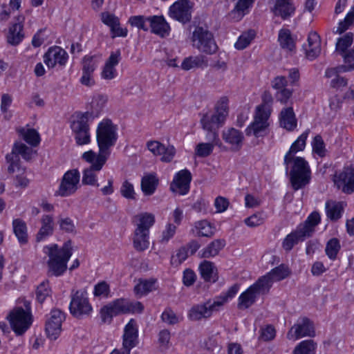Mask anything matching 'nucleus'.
<instances>
[{
    "instance_id": "f257e3e1",
    "label": "nucleus",
    "mask_w": 354,
    "mask_h": 354,
    "mask_svg": "<svg viewBox=\"0 0 354 354\" xmlns=\"http://www.w3.org/2000/svg\"><path fill=\"white\" fill-rule=\"evenodd\" d=\"M44 250L49 258L47 261L48 275L59 277L64 274L72 255L71 241L65 242L61 248L57 244H53L46 246Z\"/></svg>"
},
{
    "instance_id": "f03ea898",
    "label": "nucleus",
    "mask_w": 354,
    "mask_h": 354,
    "mask_svg": "<svg viewBox=\"0 0 354 354\" xmlns=\"http://www.w3.org/2000/svg\"><path fill=\"white\" fill-rule=\"evenodd\" d=\"M283 163L295 190L301 189L309 183L311 171L308 162L304 158L284 156Z\"/></svg>"
},
{
    "instance_id": "7ed1b4c3",
    "label": "nucleus",
    "mask_w": 354,
    "mask_h": 354,
    "mask_svg": "<svg viewBox=\"0 0 354 354\" xmlns=\"http://www.w3.org/2000/svg\"><path fill=\"white\" fill-rule=\"evenodd\" d=\"M320 215L317 212H312L304 223L300 224L297 230L287 235L283 241V248L287 251L292 250L299 241H303L312 236L315 227L320 223Z\"/></svg>"
},
{
    "instance_id": "20e7f679",
    "label": "nucleus",
    "mask_w": 354,
    "mask_h": 354,
    "mask_svg": "<svg viewBox=\"0 0 354 354\" xmlns=\"http://www.w3.org/2000/svg\"><path fill=\"white\" fill-rule=\"evenodd\" d=\"M96 137L99 152L97 156H102L109 158L111 151L110 148L113 147L118 139L117 127L114 125L109 119H104L99 123Z\"/></svg>"
},
{
    "instance_id": "39448f33",
    "label": "nucleus",
    "mask_w": 354,
    "mask_h": 354,
    "mask_svg": "<svg viewBox=\"0 0 354 354\" xmlns=\"http://www.w3.org/2000/svg\"><path fill=\"white\" fill-rule=\"evenodd\" d=\"M24 307L16 306L7 315L10 327L17 336L24 335L33 322L30 303L25 301Z\"/></svg>"
},
{
    "instance_id": "423d86ee",
    "label": "nucleus",
    "mask_w": 354,
    "mask_h": 354,
    "mask_svg": "<svg viewBox=\"0 0 354 354\" xmlns=\"http://www.w3.org/2000/svg\"><path fill=\"white\" fill-rule=\"evenodd\" d=\"M82 158L90 164V166L83 171L82 184L98 187L100 185L97 183V173L102 169L108 159L104 156H97L93 150L84 152L82 155Z\"/></svg>"
},
{
    "instance_id": "0eeeda50",
    "label": "nucleus",
    "mask_w": 354,
    "mask_h": 354,
    "mask_svg": "<svg viewBox=\"0 0 354 354\" xmlns=\"http://www.w3.org/2000/svg\"><path fill=\"white\" fill-rule=\"evenodd\" d=\"M270 288L268 277H260L254 284L240 295L238 299L237 308L240 310L249 308L256 302L259 295L266 294Z\"/></svg>"
},
{
    "instance_id": "6e6552de",
    "label": "nucleus",
    "mask_w": 354,
    "mask_h": 354,
    "mask_svg": "<svg viewBox=\"0 0 354 354\" xmlns=\"http://www.w3.org/2000/svg\"><path fill=\"white\" fill-rule=\"evenodd\" d=\"M192 41L195 48L207 55L216 53L218 48L212 32L207 26H196L192 32Z\"/></svg>"
},
{
    "instance_id": "1a4fd4ad",
    "label": "nucleus",
    "mask_w": 354,
    "mask_h": 354,
    "mask_svg": "<svg viewBox=\"0 0 354 354\" xmlns=\"http://www.w3.org/2000/svg\"><path fill=\"white\" fill-rule=\"evenodd\" d=\"M228 98L222 97L215 106V112L206 113L201 119V124L205 130L218 129L221 127L228 115Z\"/></svg>"
},
{
    "instance_id": "9d476101",
    "label": "nucleus",
    "mask_w": 354,
    "mask_h": 354,
    "mask_svg": "<svg viewBox=\"0 0 354 354\" xmlns=\"http://www.w3.org/2000/svg\"><path fill=\"white\" fill-rule=\"evenodd\" d=\"M264 106H257L254 115L253 122L246 128L248 136L256 138L266 136L268 133L270 113Z\"/></svg>"
},
{
    "instance_id": "9b49d317",
    "label": "nucleus",
    "mask_w": 354,
    "mask_h": 354,
    "mask_svg": "<svg viewBox=\"0 0 354 354\" xmlns=\"http://www.w3.org/2000/svg\"><path fill=\"white\" fill-rule=\"evenodd\" d=\"M71 297L69 310L73 317L81 319L84 316H88L91 313L93 308L86 290L73 291Z\"/></svg>"
},
{
    "instance_id": "f8f14e48",
    "label": "nucleus",
    "mask_w": 354,
    "mask_h": 354,
    "mask_svg": "<svg viewBox=\"0 0 354 354\" xmlns=\"http://www.w3.org/2000/svg\"><path fill=\"white\" fill-rule=\"evenodd\" d=\"M32 154L33 150L32 148L21 142L15 143L12 152L8 153L6 156V161L9 164L8 173L13 174L16 171H21L19 155L24 160L28 161L32 158Z\"/></svg>"
},
{
    "instance_id": "ddd939ff",
    "label": "nucleus",
    "mask_w": 354,
    "mask_h": 354,
    "mask_svg": "<svg viewBox=\"0 0 354 354\" xmlns=\"http://www.w3.org/2000/svg\"><path fill=\"white\" fill-rule=\"evenodd\" d=\"M80 174L77 169L67 171L61 179L55 196L68 197L74 194L79 188Z\"/></svg>"
},
{
    "instance_id": "4468645a",
    "label": "nucleus",
    "mask_w": 354,
    "mask_h": 354,
    "mask_svg": "<svg viewBox=\"0 0 354 354\" xmlns=\"http://www.w3.org/2000/svg\"><path fill=\"white\" fill-rule=\"evenodd\" d=\"M65 319V314L59 309H53L47 316L45 330L47 337L55 340L59 336L62 331V324Z\"/></svg>"
},
{
    "instance_id": "2eb2a0df",
    "label": "nucleus",
    "mask_w": 354,
    "mask_h": 354,
    "mask_svg": "<svg viewBox=\"0 0 354 354\" xmlns=\"http://www.w3.org/2000/svg\"><path fill=\"white\" fill-rule=\"evenodd\" d=\"M315 331L313 322L307 317H302L291 327L287 333L288 339H298L303 337H314Z\"/></svg>"
},
{
    "instance_id": "dca6fc26",
    "label": "nucleus",
    "mask_w": 354,
    "mask_h": 354,
    "mask_svg": "<svg viewBox=\"0 0 354 354\" xmlns=\"http://www.w3.org/2000/svg\"><path fill=\"white\" fill-rule=\"evenodd\" d=\"M99 100L102 102V106L99 109H97L96 111L93 110L91 112L86 111L84 113L76 112L75 113L73 120L71 124V128L73 131L89 130L88 122L98 116L104 102L102 97H100Z\"/></svg>"
},
{
    "instance_id": "f3484780",
    "label": "nucleus",
    "mask_w": 354,
    "mask_h": 354,
    "mask_svg": "<svg viewBox=\"0 0 354 354\" xmlns=\"http://www.w3.org/2000/svg\"><path fill=\"white\" fill-rule=\"evenodd\" d=\"M191 8L189 0H180L170 7L169 15L173 19L185 24L192 18Z\"/></svg>"
},
{
    "instance_id": "a211bd4d",
    "label": "nucleus",
    "mask_w": 354,
    "mask_h": 354,
    "mask_svg": "<svg viewBox=\"0 0 354 354\" xmlns=\"http://www.w3.org/2000/svg\"><path fill=\"white\" fill-rule=\"evenodd\" d=\"M335 183L339 189L347 194L354 192V167H344L342 171L335 176Z\"/></svg>"
},
{
    "instance_id": "6ab92c4d",
    "label": "nucleus",
    "mask_w": 354,
    "mask_h": 354,
    "mask_svg": "<svg viewBox=\"0 0 354 354\" xmlns=\"http://www.w3.org/2000/svg\"><path fill=\"white\" fill-rule=\"evenodd\" d=\"M215 301H208L202 304L193 306L188 312V318L192 321H198L211 317L212 312L218 310Z\"/></svg>"
},
{
    "instance_id": "aec40b11",
    "label": "nucleus",
    "mask_w": 354,
    "mask_h": 354,
    "mask_svg": "<svg viewBox=\"0 0 354 354\" xmlns=\"http://www.w3.org/2000/svg\"><path fill=\"white\" fill-rule=\"evenodd\" d=\"M192 174L187 169L178 171L171 184L170 189L174 192H178L180 195L186 194L190 188Z\"/></svg>"
},
{
    "instance_id": "412c9836",
    "label": "nucleus",
    "mask_w": 354,
    "mask_h": 354,
    "mask_svg": "<svg viewBox=\"0 0 354 354\" xmlns=\"http://www.w3.org/2000/svg\"><path fill=\"white\" fill-rule=\"evenodd\" d=\"M67 59V53L59 46L50 48L44 56V63L48 68H53L57 64L64 65Z\"/></svg>"
},
{
    "instance_id": "4be33fe9",
    "label": "nucleus",
    "mask_w": 354,
    "mask_h": 354,
    "mask_svg": "<svg viewBox=\"0 0 354 354\" xmlns=\"http://www.w3.org/2000/svg\"><path fill=\"white\" fill-rule=\"evenodd\" d=\"M149 26L151 32L166 37L169 35L170 26L162 15L149 16Z\"/></svg>"
},
{
    "instance_id": "5701e85b",
    "label": "nucleus",
    "mask_w": 354,
    "mask_h": 354,
    "mask_svg": "<svg viewBox=\"0 0 354 354\" xmlns=\"http://www.w3.org/2000/svg\"><path fill=\"white\" fill-rule=\"evenodd\" d=\"M138 328L136 322L131 319L124 328L123 335V349L129 352L138 344Z\"/></svg>"
},
{
    "instance_id": "b1692460",
    "label": "nucleus",
    "mask_w": 354,
    "mask_h": 354,
    "mask_svg": "<svg viewBox=\"0 0 354 354\" xmlns=\"http://www.w3.org/2000/svg\"><path fill=\"white\" fill-rule=\"evenodd\" d=\"M222 138L230 145L232 151H238L242 147L244 136L241 131L232 127L223 131Z\"/></svg>"
},
{
    "instance_id": "393cba45",
    "label": "nucleus",
    "mask_w": 354,
    "mask_h": 354,
    "mask_svg": "<svg viewBox=\"0 0 354 354\" xmlns=\"http://www.w3.org/2000/svg\"><path fill=\"white\" fill-rule=\"evenodd\" d=\"M295 6L292 0H274L272 12L275 16L286 20L290 18L295 12Z\"/></svg>"
},
{
    "instance_id": "a878e982",
    "label": "nucleus",
    "mask_w": 354,
    "mask_h": 354,
    "mask_svg": "<svg viewBox=\"0 0 354 354\" xmlns=\"http://www.w3.org/2000/svg\"><path fill=\"white\" fill-rule=\"evenodd\" d=\"M120 60V50L118 49L115 51L111 52L101 73L102 77L107 80L113 79L117 75V71L115 66L119 64Z\"/></svg>"
},
{
    "instance_id": "bb28decb",
    "label": "nucleus",
    "mask_w": 354,
    "mask_h": 354,
    "mask_svg": "<svg viewBox=\"0 0 354 354\" xmlns=\"http://www.w3.org/2000/svg\"><path fill=\"white\" fill-rule=\"evenodd\" d=\"M306 57L315 59L321 53V40L316 32H310L308 37V45L305 47Z\"/></svg>"
},
{
    "instance_id": "cd10ccee",
    "label": "nucleus",
    "mask_w": 354,
    "mask_h": 354,
    "mask_svg": "<svg viewBox=\"0 0 354 354\" xmlns=\"http://www.w3.org/2000/svg\"><path fill=\"white\" fill-rule=\"evenodd\" d=\"M133 222L136 227L135 230L149 233V230L155 223V216L151 213H140L133 218Z\"/></svg>"
},
{
    "instance_id": "c85d7f7f",
    "label": "nucleus",
    "mask_w": 354,
    "mask_h": 354,
    "mask_svg": "<svg viewBox=\"0 0 354 354\" xmlns=\"http://www.w3.org/2000/svg\"><path fill=\"white\" fill-rule=\"evenodd\" d=\"M122 301L118 299L109 305L103 306L100 310V315L103 322L111 321L113 316L122 313Z\"/></svg>"
},
{
    "instance_id": "c756f323",
    "label": "nucleus",
    "mask_w": 354,
    "mask_h": 354,
    "mask_svg": "<svg viewBox=\"0 0 354 354\" xmlns=\"http://www.w3.org/2000/svg\"><path fill=\"white\" fill-rule=\"evenodd\" d=\"M23 20V17H18L17 19V22L13 24L9 29L7 40L9 44L13 46L18 45L24 38V34L21 32L23 28L21 23Z\"/></svg>"
},
{
    "instance_id": "7c9ffc66",
    "label": "nucleus",
    "mask_w": 354,
    "mask_h": 354,
    "mask_svg": "<svg viewBox=\"0 0 354 354\" xmlns=\"http://www.w3.org/2000/svg\"><path fill=\"white\" fill-rule=\"evenodd\" d=\"M199 270L202 278L208 282H216L218 279L217 269L214 264L209 261H203L199 266Z\"/></svg>"
},
{
    "instance_id": "2f4dec72",
    "label": "nucleus",
    "mask_w": 354,
    "mask_h": 354,
    "mask_svg": "<svg viewBox=\"0 0 354 354\" xmlns=\"http://www.w3.org/2000/svg\"><path fill=\"white\" fill-rule=\"evenodd\" d=\"M41 226L37 234L36 241L40 242L50 236L54 230L53 217L50 215H44L41 218Z\"/></svg>"
},
{
    "instance_id": "473e14b6",
    "label": "nucleus",
    "mask_w": 354,
    "mask_h": 354,
    "mask_svg": "<svg viewBox=\"0 0 354 354\" xmlns=\"http://www.w3.org/2000/svg\"><path fill=\"white\" fill-rule=\"evenodd\" d=\"M254 0H239L234 8L229 13L230 19L238 21L248 12Z\"/></svg>"
},
{
    "instance_id": "72a5a7b5",
    "label": "nucleus",
    "mask_w": 354,
    "mask_h": 354,
    "mask_svg": "<svg viewBox=\"0 0 354 354\" xmlns=\"http://www.w3.org/2000/svg\"><path fill=\"white\" fill-rule=\"evenodd\" d=\"M225 245L224 239H215L200 252V256L205 259L214 257L218 254Z\"/></svg>"
},
{
    "instance_id": "f704fd0d",
    "label": "nucleus",
    "mask_w": 354,
    "mask_h": 354,
    "mask_svg": "<svg viewBox=\"0 0 354 354\" xmlns=\"http://www.w3.org/2000/svg\"><path fill=\"white\" fill-rule=\"evenodd\" d=\"M12 227L15 235L20 244H26L28 241L27 225L25 221L21 218L12 221Z\"/></svg>"
},
{
    "instance_id": "c9c22d12",
    "label": "nucleus",
    "mask_w": 354,
    "mask_h": 354,
    "mask_svg": "<svg viewBox=\"0 0 354 354\" xmlns=\"http://www.w3.org/2000/svg\"><path fill=\"white\" fill-rule=\"evenodd\" d=\"M159 180L153 174H149L144 176L141 180V189L145 196L152 195L158 185Z\"/></svg>"
},
{
    "instance_id": "e433bc0d",
    "label": "nucleus",
    "mask_w": 354,
    "mask_h": 354,
    "mask_svg": "<svg viewBox=\"0 0 354 354\" xmlns=\"http://www.w3.org/2000/svg\"><path fill=\"white\" fill-rule=\"evenodd\" d=\"M281 126L288 131H292L297 126V120L292 107L281 111L280 117Z\"/></svg>"
},
{
    "instance_id": "4c0bfd02",
    "label": "nucleus",
    "mask_w": 354,
    "mask_h": 354,
    "mask_svg": "<svg viewBox=\"0 0 354 354\" xmlns=\"http://www.w3.org/2000/svg\"><path fill=\"white\" fill-rule=\"evenodd\" d=\"M133 244L137 251H145L149 246V233L134 230Z\"/></svg>"
},
{
    "instance_id": "58836bf2",
    "label": "nucleus",
    "mask_w": 354,
    "mask_h": 354,
    "mask_svg": "<svg viewBox=\"0 0 354 354\" xmlns=\"http://www.w3.org/2000/svg\"><path fill=\"white\" fill-rule=\"evenodd\" d=\"M343 210L344 207L339 202L328 201L326 203L327 217L333 221H336L341 218Z\"/></svg>"
},
{
    "instance_id": "ea45409f",
    "label": "nucleus",
    "mask_w": 354,
    "mask_h": 354,
    "mask_svg": "<svg viewBox=\"0 0 354 354\" xmlns=\"http://www.w3.org/2000/svg\"><path fill=\"white\" fill-rule=\"evenodd\" d=\"M17 131L23 139L32 147H37L41 141L40 136L35 129L21 127Z\"/></svg>"
},
{
    "instance_id": "a19ab883",
    "label": "nucleus",
    "mask_w": 354,
    "mask_h": 354,
    "mask_svg": "<svg viewBox=\"0 0 354 354\" xmlns=\"http://www.w3.org/2000/svg\"><path fill=\"white\" fill-rule=\"evenodd\" d=\"M309 132L310 130L307 129L300 136H299L298 138L292 144L289 151L286 153L285 156L297 157L295 154L305 149Z\"/></svg>"
},
{
    "instance_id": "79ce46f5",
    "label": "nucleus",
    "mask_w": 354,
    "mask_h": 354,
    "mask_svg": "<svg viewBox=\"0 0 354 354\" xmlns=\"http://www.w3.org/2000/svg\"><path fill=\"white\" fill-rule=\"evenodd\" d=\"M278 41L281 47L288 51L295 49V43L288 29H281L279 32Z\"/></svg>"
},
{
    "instance_id": "37998d69",
    "label": "nucleus",
    "mask_w": 354,
    "mask_h": 354,
    "mask_svg": "<svg viewBox=\"0 0 354 354\" xmlns=\"http://www.w3.org/2000/svg\"><path fill=\"white\" fill-rule=\"evenodd\" d=\"M290 274V271L288 268L284 264H281L280 266L272 269L269 273L264 275L263 277H268V281H270V287L272 286V281H280L286 277H287Z\"/></svg>"
},
{
    "instance_id": "c03bdc74",
    "label": "nucleus",
    "mask_w": 354,
    "mask_h": 354,
    "mask_svg": "<svg viewBox=\"0 0 354 354\" xmlns=\"http://www.w3.org/2000/svg\"><path fill=\"white\" fill-rule=\"evenodd\" d=\"M316 346L312 339L304 340L295 348L293 354H315Z\"/></svg>"
},
{
    "instance_id": "a18cd8bd",
    "label": "nucleus",
    "mask_w": 354,
    "mask_h": 354,
    "mask_svg": "<svg viewBox=\"0 0 354 354\" xmlns=\"http://www.w3.org/2000/svg\"><path fill=\"white\" fill-rule=\"evenodd\" d=\"M195 229L198 236L210 237L214 234L213 227L207 220H202L195 223Z\"/></svg>"
},
{
    "instance_id": "49530a36",
    "label": "nucleus",
    "mask_w": 354,
    "mask_h": 354,
    "mask_svg": "<svg viewBox=\"0 0 354 354\" xmlns=\"http://www.w3.org/2000/svg\"><path fill=\"white\" fill-rule=\"evenodd\" d=\"M353 41V34L352 32H347L343 37L339 38L336 43V51L340 55H343L345 52L348 51L347 49L351 46Z\"/></svg>"
},
{
    "instance_id": "de8ad7c7",
    "label": "nucleus",
    "mask_w": 354,
    "mask_h": 354,
    "mask_svg": "<svg viewBox=\"0 0 354 354\" xmlns=\"http://www.w3.org/2000/svg\"><path fill=\"white\" fill-rule=\"evenodd\" d=\"M129 24L133 27H136L139 30L145 32L149 30V17L144 15L131 16L128 20Z\"/></svg>"
},
{
    "instance_id": "09e8293b",
    "label": "nucleus",
    "mask_w": 354,
    "mask_h": 354,
    "mask_svg": "<svg viewBox=\"0 0 354 354\" xmlns=\"http://www.w3.org/2000/svg\"><path fill=\"white\" fill-rule=\"evenodd\" d=\"M354 25V5L347 13L344 20L339 21L335 33L342 34Z\"/></svg>"
},
{
    "instance_id": "8fccbe9b",
    "label": "nucleus",
    "mask_w": 354,
    "mask_h": 354,
    "mask_svg": "<svg viewBox=\"0 0 354 354\" xmlns=\"http://www.w3.org/2000/svg\"><path fill=\"white\" fill-rule=\"evenodd\" d=\"M313 151L320 158H324L326 156L327 150L322 137L320 135H317L312 141Z\"/></svg>"
},
{
    "instance_id": "3c124183",
    "label": "nucleus",
    "mask_w": 354,
    "mask_h": 354,
    "mask_svg": "<svg viewBox=\"0 0 354 354\" xmlns=\"http://www.w3.org/2000/svg\"><path fill=\"white\" fill-rule=\"evenodd\" d=\"M155 281L143 280L140 281L135 287L134 292L136 295L142 296L147 295L153 290Z\"/></svg>"
},
{
    "instance_id": "603ef678",
    "label": "nucleus",
    "mask_w": 354,
    "mask_h": 354,
    "mask_svg": "<svg viewBox=\"0 0 354 354\" xmlns=\"http://www.w3.org/2000/svg\"><path fill=\"white\" fill-rule=\"evenodd\" d=\"M255 37V32L252 30L243 33L235 43L234 46L238 50L245 48Z\"/></svg>"
},
{
    "instance_id": "864d4df0",
    "label": "nucleus",
    "mask_w": 354,
    "mask_h": 354,
    "mask_svg": "<svg viewBox=\"0 0 354 354\" xmlns=\"http://www.w3.org/2000/svg\"><path fill=\"white\" fill-rule=\"evenodd\" d=\"M339 250L340 244L339 240L336 238H333L328 241L325 251L330 259L335 260Z\"/></svg>"
},
{
    "instance_id": "5fc2aeb1",
    "label": "nucleus",
    "mask_w": 354,
    "mask_h": 354,
    "mask_svg": "<svg viewBox=\"0 0 354 354\" xmlns=\"http://www.w3.org/2000/svg\"><path fill=\"white\" fill-rule=\"evenodd\" d=\"M50 294L51 289L48 281H44L37 286L36 297L40 304H42L47 297H50Z\"/></svg>"
},
{
    "instance_id": "6e6d98bb",
    "label": "nucleus",
    "mask_w": 354,
    "mask_h": 354,
    "mask_svg": "<svg viewBox=\"0 0 354 354\" xmlns=\"http://www.w3.org/2000/svg\"><path fill=\"white\" fill-rule=\"evenodd\" d=\"M239 285L237 283L231 286L225 293L221 295L216 300H214L216 305L219 308L223 306L228 299L234 297L238 292Z\"/></svg>"
},
{
    "instance_id": "4d7b16f0",
    "label": "nucleus",
    "mask_w": 354,
    "mask_h": 354,
    "mask_svg": "<svg viewBox=\"0 0 354 354\" xmlns=\"http://www.w3.org/2000/svg\"><path fill=\"white\" fill-rule=\"evenodd\" d=\"M120 299L122 301V306H124L122 313H141L144 309L143 305L140 301L131 302L124 299Z\"/></svg>"
},
{
    "instance_id": "13d9d810",
    "label": "nucleus",
    "mask_w": 354,
    "mask_h": 354,
    "mask_svg": "<svg viewBox=\"0 0 354 354\" xmlns=\"http://www.w3.org/2000/svg\"><path fill=\"white\" fill-rule=\"evenodd\" d=\"M344 58L345 65L339 67L342 72L354 70V49L352 48L341 55Z\"/></svg>"
},
{
    "instance_id": "bf43d9fd",
    "label": "nucleus",
    "mask_w": 354,
    "mask_h": 354,
    "mask_svg": "<svg viewBox=\"0 0 354 354\" xmlns=\"http://www.w3.org/2000/svg\"><path fill=\"white\" fill-rule=\"evenodd\" d=\"M97 61L93 56H85L82 61V73L93 74L97 68Z\"/></svg>"
},
{
    "instance_id": "052dcab7",
    "label": "nucleus",
    "mask_w": 354,
    "mask_h": 354,
    "mask_svg": "<svg viewBox=\"0 0 354 354\" xmlns=\"http://www.w3.org/2000/svg\"><path fill=\"white\" fill-rule=\"evenodd\" d=\"M214 144L201 142L196 145L195 153L199 157H207L209 156L214 149Z\"/></svg>"
},
{
    "instance_id": "680f3d73",
    "label": "nucleus",
    "mask_w": 354,
    "mask_h": 354,
    "mask_svg": "<svg viewBox=\"0 0 354 354\" xmlns=\"http://www.w3.org/2000/svg\"><path fill=\"white\" fill-rule=\"evenodd\" d=\"M121 195L127 199H136V192L133 184L128 180H124L120 187Z\"/></svg>"
},
{
    "instance_id": "e2e57ef3",
    "label": "nucleus",
    "mask_w": 354,
    "mask_h": 354,
    "mask_svg": "<svg viewBox=\"0 0 354 354\" xmlns=\"http://www.w3.org/2000/svg\"><path fill=\"white\" fill-rule=\"evenodd\" d=\"M189 253L186 247L180 248L176 255L171 257V263L172 265L178 266L180 265L188 257Z\"/></svg>"
},
{
    "instance_id": "0e129e2a",
    "label": "nucleus",
    "mask_w": 354,
    "mask_h": 354,
    "mask_svg": "<svg viewBox=\"0 0 354 354\" xmlns=\"http://www.w3.org/2000/svg\"><path fill=\"white\" fill-rule=\"evenodd\" d=\"M73 132L75 134V139L78 145H84L90 142L89 130L73 131Z\"/></svg>"
},
{
    "instance_id": "69168bd1",
    "label": "nucleus",
    "mask_w": 354,
    "mask_h": 354,
    "mask_svg": "<svg viewBox=\"0 0 354 354\" xmlns=\"http://www.w3.org/2000/svg\"><path fill=\"white\" fill-rule=\"evenodd\" d=\"M60 229L66 233H73L75 231L73 221L68 217L60 218L58 221Z\"/></svg>"
},
{
    "instance_id": "338daca9",
    "label": "nucleus",
    "mask_w": 354,
    "mask_h": 354,
    "mask_svg": "<svg viewBox=\"0 0 354 354\" xmlns=\"http://www.w3.org/2000/svg\"><path fill=\"white\" fill-rule=\"evenodd\" d=\"M102 21L109 26L111 29L112 27L120 25L119 18L113 14L109 12H102L101 14Z\"/></svg>"
},
{
    "instance_id": "774afa93",
    "label": "nucleus",
    "mask_w": 354,
    "mask_h": 354,
    "mask_svg": "<svg viewBox=\"0 0 354 354\" xmlns=\"http://www.w3.org/2000/svg\"><path fill=\"white\" fill-rule=\"evenodd\" d=\"M176 154V149L174 146L163 145V149L161 151L160 156H162L161 160L162 162H169L172 160Z\"/></svg>"
}]
</instances>
